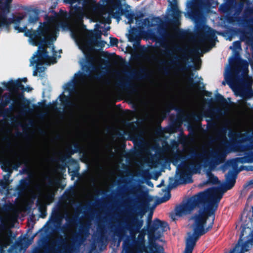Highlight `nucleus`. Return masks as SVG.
I'll use <instances>...</instances> for the list:
<instances>
[{
	"label": "nucleus",
	"instance_id": "1a4fd4ad",
	"mask_svg": "<svg viewBox=\"0 0 253 253\" xmlns=\"http://www.w3.org/2000/svg\"><path fill=\"white\" fill-rule=\"evenodd\" d=\"M169 38L166 39L161 44L162 47L167 51V56L175 60L182 59L183 55L179 53L185 52V49L182 48L179 43L174 40L171 35H169Z\"/></svg>",
	"mask_w": 253,
	"mask_h": 253
},
{
	"label": "nucleus",
	"instance_id": "bb28decb",
	"mask_svg": "<svg viewBox=\"0 0 253 253\" xmlns=\"http://www.w3.org/2000/svg\"><path fill=\"white\" fill-rule=\"evenodd\" d=\"M219 10L223 13H227L229 10V6L226 3H223L219 7Z\"/></svg>",
	"mask_w": 253,
	"mask_h": 253
},
{
	"label": "nucleus",
	"instance_id": "4c0bfd02",
	"mask_svg": "<svg viewBox=\"0 0 253 253\" xmlns=\"http://www.w3.org/2000/svg\"><path fill=\"white\" fill-rule=\"evenodd\" d=\"M148 185H149V186H153V184H152V183L151 181H149V182H148Z\"/></svg>",
	"mask_w": 253,
	"mask_h": 253
},
{
	"label": "nucleus",
	"instance_id": "473e14b6",
	"mask_svg": "<svg viewBox=\"0 0 253 253\" xmlns=\"http://www.w3.org/2000/svg\"><path fill=\"white\" fill-rule=\"evenodd\" d=\"M110 43L111 46L117 45L118 42V40L116 38H110Z\"/></svg>",
	"mask_w": 253,
	"mask_h": 253
},
{
	"label": "nucleus",
	"instance_id": "4468645a",
	"mask_svg": "<svg viewBox=\"0 0 253 253\" xmlns=\"http://www.w3.org/2000/svg\"><path fill=\"white\" fill-rule=\"evenodd\" d=\"M151 20L152 21L151 22L149 18H146L143 20L136 19V24L140 29H144L145 28L149 29L151 27L161 24L162 20L159 17H155Z\"/></svg>",
	"mask_w": 253,
	"mask_h": 253
},
{
	"label": "nucleus",
	"instance_id": "79ce46f5",
	"mask_svg": "<svg viewBox=\"0 0 253 253\" xmlns=\"http://www.w3.org/2000/svg\"><path fill=\"white\" fill-rule=\"evenodd\" d=\"M31 244V241H30V242L29 243L28 245H30V244Z\"/></svg>",
	"mask_w": 253,
	"mask_h": 253
},
{
	"label": "nucleus",
	"instance_id": "dca6fc26",
	"mask_svg": "<svg viewBox=\"0 0 253 253\" xmlns=\"http://www.w3.org/2000/svg\"><path fill=\"white\" fill-rule=\"evenodd\" d=\"M3 89L0 87V116H2L4 114V108L10 102L11 100L10 96H7L4 100L1 97V94ZM3 155V151L0 145V160L2 159Z\"/></svg>",
	"mask_w": 253,
	"mask_h": 253
},
{
	"label": "nucleus",
	"instance_id": "f8f14e48",
	"mask_svg": "<svg viewBox=\"0 0 253 253\" xmlns=\"http://www.w3.org/2000/svg\"><path fill=\"white\" fill-rule=\"evenodd\" d=\"M239 66L237 64L234 65L233 71H231L230 65L227 66L225 69L224 79L227 83L232 87L236 86L237 84L235 78L239 74Z\"/></svg>",
	"mask_w": 253,
	"mask_h": 253
},
{
	"label": "nucleus",
	"instance_id": "20e7f679",
	"mask_svg": "<svg viewBox=\"0 0 253 253\" xmlns=\"http://www.w3.org/2000/svg\"><path fill=\"white\" fill-rule=\"evenodd\" d=\"M214 219V213H195L191 218L193 233H188L184 253H192L199 237L212 228Z\"/></svg>",
	"mask_w": 253,
	"mask_h": 253
},
{
	"label": "nucleus",
	"instance_id": "4be33fe9",
	"mask_svg": "<svg viewBox=\"0 0 253 253\" xmlns=\"http://www.w3.org/2000/svg\"><path fill=\"white\" fill-rule=\"evenodd\" d=\"M169 2L168 12H181L177 6V0H167Z\"/></svg>",
	"mask_w": 253,
	"mask_h": 253
},
{
	"label": "nucleus",
	"instance_id": "423d86ee",
	"mask_svg": "<svg viewBox=\"0 0 253 253\" xmlns=\"http://www.w3.org/2000/svg\"><path fill=\"white\" fill-rule=\"evenodd\" d=\"M216 39L215 32L211 28H206L205 33H201L196 36L192 52L198 58L214 46ZM197 59L200 61V59Z\"/></svg>",
	"mask_w": 253,
	"mask_h": 253
},
{
	"label": "nucleus",
	"instance_id": "39448f33",
	"mask_svg": "<svg viewBox=\"0 0 253 253\" xmlns=\"http://www.w3.org/2000/svg\"><path fill=\"white\" fill-rule=\"evenodd\" d=\"M168 228V225L166 222L158 219L154 220L152 227L148 231L149 243L144 248L145 253H165L164 247L157 243L153 238L158 239L161 236V233Z\"/></svg>",
	"mask_w": 253,
	"mask_h": 253
},
{
	"label": "nucleus",
	"instance_id": "0eeeda50",
	"mask_svg": "<svg viewBox=\"0 0 253 253\" xmlns=\"http://www.w3.org/2000/svg\"><path fill=\"white\" fill-rule=\"evenodd\" d=\"M211 6L210 0H188L186 4V17L191 19L196 24L205 22L203 10Z\"/></svg>",
	"mask_w": 253,
	"mask_h": 253
},
{
	"label": "nucleus",
	"instance_id": "2f4dec72",
	"mask_svg": "<svg viewBox=\"0 0 253 253\" xmlns=\"http://www.w3.org/2000/svg\"><path fill=\"white\" fill-rule=\"evenodd\" d=\"M41 253H57V252L54 247H50L48 250H46Z\"/></svg>",
	"mask_w": 253,
	"mask_h": 253
},
{
	"label": "nucleus",
	"instance_id": "7c9ffc66",
	"mask_svg": "<svg viewBox=\"0 0 253 253\" xmlns=\"http://www.w3.org/2000/svg\"><path fill=\"white\" fill-rule=\"evenodd\" d=\"M64 249L66 251L67 253H72L73 251V248L72 247L67 243H66L65 245L64 246Z\"/></svg>",
	"mask_w": 253,
	"mask_h": 253
},
{
	"label": "nucleus",
	"instance_id": "37998d69",
	"mask_svg": "<svg viewBox=\"0 0 253 253\" xmlns=\"http://www.w3.org/2000/svg\"><path fill=\"white\" fill-rule=\"evenodd\" d=\"M224 0V1H227V0Z\"/></svg>",
	"mask_w": 253,
	"mask_h": 253
},
{
	"label": "nucleus",
	"instance_id": "f03ea898",
	"mask_svg": "<svg viewBox=\"0 0 253 253\" xmlns=\"http://www.w3.org/2000/svg\"><path fill=\"white\" fill-rule=\"evenodd\" d=\"M226 154L221 147L210 148L204 145L198 149H192L191 154L186 161L185 157L182 154L175 155L172 164L176 167V175H179L178 180L180 184L192 182V175L199 173L201 169V163L206 164L210 159L215 165H218L225 160Z\"/></svg>",
	"mask_w": 253,
	"mask_h": 253
},
{
	"label": "nucleus",
	"instance_id": "a211bd4d",
	"mask_svg": "<svg viewBox=\"0 0 253 253\" xmlns=\"http://www.w3.org/2000/svg\"><path fill=\"white\" fill-rule=\"evenodd\" d=\"M10 162L11 163V166L13 165V169L15 170H17L22 165L27 166L28 164V160L26 159H22L19 157H18L15 160L13 161H6L3 164L5 166L6 163ZM12 168V167H11Z\"/></svg>",
	"mask_w": 253,
	"mask_h": 253
},
{
	"label": "nucleus",
	"instance_id": "a878e982",
	"mask_svg": "<svg viewBox=\"0 0 253 253\" xmlns=\"http://www.w3.org/2000/svg\"><path fill=\"white\" fill-rule=\"evenodd\" d=\"M207 176L209 178V182L212 183H217L218 182V180L217 177L214 176L210 172L207 173Z\"/></svg>",
	"mask_w": 253,
	"mask_h": 253
},
{
	"label": "nucleus",
	"instance_id": "c9c22d12",
	"mask_svg": "<svg viewBox=\"0 0 253 253\" xmlns=\"http://www.w3.org/2000/svg\"><path fill=\"white\" fill-rule=\"evenodd\" d=\"M242 150L241 151L245 152L250 149V147L248 146H244L241 147Z\"/></svg>",
	"mask_w": 253,
	"mask_h": 253
},
{
	"label": "nucleus",
	"instance_id": "58836bf2",
	"mask_svg": "<svg viewBox=\"0 0 253 253\" xmlns=\"http://www.w3.org/2000/svg\"><path fill=\"white\" fill-rule=\"evenodd\" d=\"M22 81L24 82H26L27 81V78H24L22 79Z\"/></svg>",
	"mask_w": 253,
	"mask_h": 253
},
{
	"label": "nucleus",
	"instance_id": "6ab92c4d",
	"mask_svg": "<svg viewBox=\"0 0 253 253\" xmlns=\"http://www.w3.org/2000/svg\"><path fill=\"white\" fill-rule=\"evenodd\" d=\"M236 178V174L232 171H229L226 175V183L225 187L226 190L230 189L234 186Z\"/></svg>",
	"mask_w": 253,
	"mask_h": 253
},
{
	"label": "nucleus",
	"instance_id": "393cba45",
	"mask_svg": "<svg viewBox=\"0 0 253 253\" xmlns=\"http://www.w3.org/2000/svg\"><path fill=\"white\" fill-rule=\"evenodd\" d=\"M27 16L28 15V23H34L37 21L38 19V15L30 11L27 12Z\"/></svg>",
	"mask_w": 253,
	"mask_h": 253
},
{
	"label": "nucleus",
	"instance_id": "412c9836",
	"mask_svg": "<svg viewBox=\"0 0 253 253\" xmlns=\"http://www.w3.org/2000/svg\"><path fill=\"white\" fill-rule=\"evenodd\" d=\"M12 0H0V13H9Z\"/></svg>",
	"mask_w": 253,
	"mask_h": 253
},
{
	"label": "nucleus",
	"instance_id": "ddd939ff",
	"mask_svg": "<svg viewBox=\"0 0 253 253\" xmlns=\"http://www.w3.org/2000/svg\"><path fill=\"white\" fill-rule=\"evenodd\" d=\"M1 84L12 93H16L19 90L28 92L32 90V88L29 86L25 87L20 80H11L8 82H3Z\"/></svg>",
	"mask_w": 253,
	"mask_h": 253
},
{
	"label": "nucleus",
	"instance_id": "cd10ccee",
	"mask_svg": "<svg viewBox=\"0 0 253 253\" xmlns=\"http://www.w3.org/2000/svg\"><path fill=\"white\" fill-rule=\"evenodd\" d=\"M233 50H236L241 48V43L239 41H236L233 43V45L230 47Z\"/></svg>",
	"mask_w": 253,
	"mask_h": 253
},
{
	"label": "nucleus",
	"instance_id": "f257e3e1",
	"mask_svg": "<svg viewBox=\"0 0 253 253\" xmlns=\"http://www.w3.org/2000/svg\"><path fill=\"white\" fill-rule=\"evenodd\" d=\"M72 7L70 18L67 13L61 15L55 14L45 17V21L40 23L36 31L27 30L25 26H15L19 32H24L29 37L30 44L39 45L38 51L30 59V65H35L33 76L42 77L46 69L45 65H50L57 62L60 57V53L54 50L53 42L58 36L59 28L69 30L79 49L84 52L96 45L97 41L93 34L89 32L83 24L84 17L93 22H99L95 25V29L99 31L101 24H110L112 18L120 20L122 7L126 4L125 0H109L107 6H103L95 0H63ZM101 32V31H99Z\"/></svg>",
	"mask_w": 253,
	"mask_h": 253
},
{
	"label": "nucleus",
	"instance_id": "b1692460",
	"mask_svg": "<svg viewBox=\"0 0 253 253\" xmlns=\"http://www.w3.org/2000/svg\"><path fill=\"white\" fill-rule=\"evenodd\" d=\"M133 225L135 227V230L137 232H139L140 229L142 227L143 221L142 219L138 220L135 218L132 221Z\"/></svg>",
	"mask_w": 253,
	"mask_h": 253
},
{
	"label": "nucleus",
	"instance_id": "f3484780",
	"mask_svg": "<svg viewBox=\"0 0 253 253\" xmlns=\"http://www.w3.org/2000/svg\"><path fill=\"white\" fill-rule=\"evenodd\" d=\"M230 138L238 137L241 142L251 141L253 136L251 135L248 132L242 133L241 132L230 131L229 134Z\"/></svg>",
	"mask_w": 253,
	"mask_h": 253
},
{
	"label": "nucleus",
	"instance_id": "c756f323",
	"mask_svg": "<svg viewBox=\"0 0 253 253\" xmlns=\"http://www.w3.org/2000/svg\"><path fill=\"white\" fill-rule=\"evenodd\" d=\"M28 183V180L27 179H21L19 181V189H24Z\"/></svg>",
	"mask_w": 253,
	"mask_h": 253
},
{
	"label": "nucleus",
	"instance_id": "9d476101",
	"mask_svg": "<svg viewBox=\"0 0 253 253\" xmlns=\"http://www.w3.org/2000/svg\"><path fill=\"white\" fill-rule=\"evenodd\" d=\"M8 13H0V28L1 27H7L11 23H14L17 25L23 21L27 16V12H24L13 15L12 18H8L7 17V15Z\"/></svg>",
	"mask_w": 253,
	"mask_h": 253
},
{
	"label": "nucleus",
	"instance_id": "c85d7f7f",
	"mask_svg": "<svg viewBox=\"0 0 253 253\" xmlns=\"http://www.w3.org/2000/svg\"><path fill=\"white\" fill-rule=\"evenodd\" d=\"M126 17L128 19V23L129 24H131L133 23L134 19H136L135 17H134V15L130 13H127L126 14Z\"/></svg>",
	"mask_w": 253,
	"mask_h": 253
},
{
	"label": "nucleus",
	"instance_id": "f704fd0d",
	"mask_svg": "<svg viewBox=\"0 0 253 253\" xmlns=\"http://www.w3.org/2000/svg\"><path fill=\"white\" fill-rule=\"evenodd\" d=\"M226 129H227V126H224L223 128H222L220 130H219V133H220V134L221 135H222L225 138H226Z\"/></svg>",
	"mask_w": 253,
	"mask_h": 253
},
{
	"label": "nucleus",
	"instance_id": "e433bc0d",
	"mask_svg": "<svg viewBox=\"0 0 253 253\" xmlns=\"http://www.w3.org/2000/svg\"><path fill=\"white\" fill-rule=\"evenodd\" d=\"M140 190V188H135L131 190V193H134L135 192H138Z\"/></svg>",
	"mask_w": 253,
	"mask_h": 253
},
{
	"label": "nucleus",
	"instance_id": "6e6552de",
	"mask_svg": "<svg viewBox=\"0 0 253 253\" xmlns=\"http://www.w3.org/2000/svg\"><path fill=\"white\" fill-rule=\"evenodd\" d=\"M46 177L48 179V183L47 185L44 184L43 181L37 180L36 182V185L40 191H42L45 189V193L43 195V205H49L53 202L54 199L55 192L58 188V180L50 177ZM42 206V208H43L44 205Z\"/></svg>",
	"mask_w": 253,
	"mask_h": 253
},
{
	"label": "nucleus",
	"instance_id": "72a5a7b5",
	"mask_svg": "<svg viewBox=\"0 0 253 253\" xmlns=\"http://www.w3.org/2000/svg\"><path fill=\"white\" fill-rule=\"evenodd\" d=\"M170 197V195L169 192H167L166 193L165 196L162 198V201L163 202H165L168 201V200H169Z\"/></svg>",
	"mask_w": 253,
	"mask_h": 253
},
{
	"label": "nucleus",
	"instance_id": "aec40b11",
	"mask_svg": "<svg viewBox=\"0 0 253 253\" xmlns=\"http://www.w3.org/2000/svg\"><path fill=\"white\" fill-rule=\"evenodd\" d=\"M248 162L245 158H236L228 161L226 165L229 167H232L234 169H236L238 167L239 163L243 164Z\"/></svg>",
	"mask_w": 253,
	"mask_h": 253
},
{
	"label": "nucleus",
	"instance_id": "a19ab883",
	"mask_svg": "<svg viewBox=\"0 0 253 253\" xmlns=\"http://www.w3.org/2000/svg\"><path fill=\"white\" fill-rule=\"evenodd\" d=\"M105 29H106L107 30H109V29H110V27L108 26V27H107L105 28Z\"/></svg>",
	"mask_w": 253,
	"mask_h": 253
},
{
	"label": "nucleus",
	"instance_id": "2eb2a0df",
	"mask_svg": "<svg viewBox=\"0 0 253 253\" xmlns=\"http://www.w3.org/2000/svg\"><path fill=\"white\" fill-rule=\"evenodd\" d=\"M68 214V212L67 211L65 213L60 211H57L52 215L51 221L54 224V226L56 228H60L64 218H65L67 222H69L70 217Z\"/></svg>",
	"mask_w": 253,
	"mask_h": 253
},
{
	"label": "nucleus",
	"instance_id": "ea45409f",
	"mask_svg": "<svg viewBox=\"0 0 253 253\" xmlns=\"http://www.w3.org/2000/svg\"><path fill=\"white\" fill-rule=\"evenodd\" d=\"M176 149H178V144L177 142H175Z\"/></svg>",
	"mask_w": 253,
	"mask_h": 253
},
{
	"label": "nucleus",
	"instance_id": "9b49d317",
	"mask_svg": "<svg viewBox=\"0 0 253 253\" xmlns=\"http://www.w3.org/2000/svg\"><path fill=\"white\" fill-rule=\"evenodd\" d=\"M2 169L8 173L4 175V181H0V193L7 196L9 194V191L10 190L9 184L10 182L9 180V178L12 172V169L11 168V163L7 162L6 163L5 166L3 165L1 166Z\"/></svg>",
	"mask_w": 253,
	"mask_h": 253
},
{
	"label": "nucleus",
	"instance_id": "5701e85b",
	"mask_svg": "<svg viewBox=\"0 0 253 253\" xmlns=\"http://www.w3.org/2000/svg\"><path fill=\"white\" fill-rule=\"evenodd\" d=\"M134 29H132L129 30V33L126 35L128 39V41L131 42H137L139 40V37L137 35L134 34Z\"/></svg>",
	"mask_w": 253,
	"mask_h": 253
},
{
	"label": "nucleus",
	"instance_id": "7ed1b4c3",
	"mask_svg": "<svg viewBox=\"0 0 253 253\" xmlns=\"http://www.w3.org/2000/svg\"><path fill=\"white\" fill-rule=\"evenodd\" d=\"M95 46L84 52L81 50L85 57L80 62L82 71L75 74L73 79L64 86L63 94L59 96L61 103L65 107L79 103L85 95L86 88L91 80L90 68L96 69V63L89 55Z\"/></svg>",
	"mask_w": 253,
	"mask_h": 253
}]
</instances>
